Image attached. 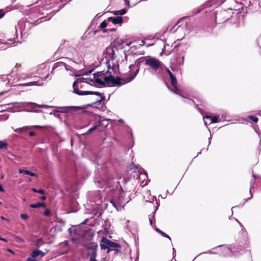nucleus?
<instances>
[{
  "label": "nucleus",
  "instance_id": "nucleus-8",
  "mask_svg": "<svg viewBox=\"0 0 261 261\" xmlns=\"http://www.w3.org/2000/svg\"><path fill=\"white\" fill-rule=\"evenodd\" d=\"M139 70V67H138L135 72L130 73L127 77H123L122 79L124 83H127L133 81L138 73Z\"/></svg>",
  "mask_w": 261,
  "mask_h": 261
},
{
  "label": "nucleus",
  "instance_id": "nucleus-49",
  "mask_svg": "<svg viewBox=\"0 0 261 261\" xmlns=\"http://www.w3.org/2000/svg\"><path fill=\"white\" fill-rule=\"evenodd\" d=\"M178 23H176L175 25H174V27H175L176 25H177Z\"/></svg>",
  "mask_w": 261,
  "mask_h": 261
},
{
  "label": "nucleus",
  "instance_id": "nucleus-36",
  "mask_svg": "<svg viewBox=\"0 0 261 261\" xmlns=\"http://www.w3.org/2000/svg\"><path fill=\"white\" fill-rule=\"evenodd\" d=\"M27 261H37L34 258L29 257L27 258Z\"/></svg>",
  "mask_w": 261,
  "mask_h": 261
},
{
  "label": "nucleus",
  "instance_id": "nucleus-5",
  "mask_svg": "<svg viewBox=\"0 0 261 261\" xmlns=\"http://www.w3.org/2000/svg\"><path fill=\"white\" fill-rule=\"evenodd\" d=\"M95 77V75H93L92 77H80L78 78L72 84V86L73 88H76L75 87L76 83H86L89 84L91 85H92L94 83V79Z\"/></svg>",
  "mask_w": 261,
  "mask_h": 261
},
{
  "label": "nucleus",
  "instance_id": "nucleus-47",
  "mask_svg": "<svg viewBox=\"0 0 261 261\" xmlns=\"http://www.w3.org/2000/svg\"><path fill=\"white\" fill-rule=\"evenodd\" d=\"M38 107H39V108H44V107L42 106H38Z\"/></svg>",
  "mask_w": 261,
  "mask_h": 261
},
{
  "label": "nucleus",
  "instance_id": "nucleus-21",
  "mask_svg": "<svg viewBox=\"0 0 261 261\" xmlns=\"http://www.w3.org/2000/svg\"><path fill=\"white\" fill-rule=\"evenodd\" d=\"M126 13V10L125 9H123L120 11H115L114 14L115 15L120 14L121 15H124Z\"/></svg>",
  "mask_w": 261,
  "mask_h": 261
},
{
  "label": "nucleus",
  "instance_id": "nucleus-43",
  "mask_svg": "<svg viewBox=\"0 0 261 261\" xmlns=\"http://www.w3.org/2000/svg\"><path fill=\"white\" fill-rule=\"evenodd\" d=\"M1 240L3 241H4L5 242H7V240L5 239V238H2V239H1Z\"/></svg>",
  "mask_w": 261,
  "mask_h": 261
},
{
  "label": "nucleus",
  "instance_id": "nucleus-7",
  "mask_svg": "<svg viewBox=\"0 0 261 261\" xmlns=\"http://www.w3.org/2000/svg\"><path fill=\"white\" fill-rule=\"evenodd\" d=\"M46 128L47 127L46 126H41V125H34L32 126H25L20 128H17L16 129H14L15 132L18 134H22L24 132H27L28 130L31 129L32 128Z\"/></svg>",
  "mask_w": 261,
  "mask_h": 261
},
{
  "label": "nucleus",
  "instance_id": "nucleus-26",
  "mask_svg": "<svg viewBox=\"0 0 261 261\" xmlns=\"http://www.w3.org/2000/svg\"><path fill=\"white\" fill-rule=\"evenodd\" d=\"M98 125H100V124L96 125L95 126L92 127V128H90L85 134V135H88L90 134L91 133H92L93 131L96 129L97 126Z\"/></svg>",
  "mask_w": 261,
  "mask_h": 261
},
{
  "label": "nucleus",
  "instance_id": "nucleus-29",
  "mask_svg": "<svg viewBox=\"0 0 261 261\" xmlns=\"http://www.w3.org/2000/svg\"><path fill=\"white\" fill-rule=\"evenodd\" d=\"M162 70H164L165 71H166L168 74L169 75V77L171 76L173 74V73L171 72V71L164 65V67L162 68Z\"/></svg>",
  "mask_w": 261,
  "mask_h": 261
},
{
  "label": "nucleus",
  "instance_id": "nucleus-48",
  "mask_svg": "<svg viewBox=\"0 0 261 261\" xmlns=\"http://www.w3.org/2000/svg\"><path fill=\"white\" fill-rule=\"evenodd\" d=\"M150 224H152V220H150Z\"/></svg>",
  "mask_w": 261,
  "mask_h": 261
},
{
  "label": "nucleus",
  "instance_id": "nucleus-28",
  "mask_svg": "<svg viewBox=\"0 0 261 261\" xmlns=\"http://www.w3.org/2000/svg\"><path fill=\"white\" fill-rule=\"evenodd\" d=\"M248 118L253 121L254 123H257L258 121V118L254 116H249Z\"/></svg>",
  "mask_w": 261,
  "mask_h": 261
},
{
  "label": "nucleus",
  "instance_id": "nucleus-18",
  "mask_svg": "<svg viewBox=\"0 0 261 261\" xmlns=\"http://www.w3.org/2000/svg\"><path fill=\"white\" fill-rule=\"evenodd\" d=\"M155 231L160 233L163 237L169 239L170 241L171 240V238L166 233L160 230L159 228H155Z\"/></svg>",
  "mask_w": 261,
  "mask_h": 261
},
{
  "label": "nucleus",
  "instance_id": "nucleus-10",
  "mask_svg": "<svg viewBox=\"0 0 261 261\" xmlns=\"http://www.w3.org/2000/svg\"><path fill=\"white\" fill-rule=\"evenodd\" d=\"M105 53L112 60L114 58L115 53L114 51V48H111L110 46L106 48Z\"/></svg>",
  "mask_w": 261,
  "mask_h": 261
},
{
  "label": "nucleus",
  "instance_id": "nucleus-4",
  "mask_svg": "<svg viewBox=\"0 0 261 261\" xmlns=\"http://www.w3.org/2000/svg\"><path fill=\"white\" fill-rule=\"evenodd\" d=\"M229 19L228 12L226 10H221L216 13V20L219 23L225 22Z\"/></svg>",
  "mask_w": 261,
  "mask_h": 261
},
{
  "label": "nucleus",
  "instance_id": "nucleus-15",
  "mask_svg": "<svg viewBox=\"0 0 261 261\" xmlns=\"http://www.w3.org/2000/svg\"><path fill=\"white\" fill-rule=\"evenodd\" d=\"M111 203L114 206L117 210H118L121 206V204L118 201H116L114 199L110 200Z\"/></svg>",
  "mask_w": 261,
  "mask_h": 261
},
{
  "label": "nucleus",
  "instance_id": "nucleus-11",
  "mask_svg": "<svg viewBox=\"0 0 261 261\" xmlns=\"http://www.w3.org/2000/svg\"><path fill=\"white\" fill-rule=\"evenodd\" d=\"M171 79V84L172 86L173 87V88L175 89V91H174V93H177V91H178L177 89V81L176 80V78L175 76L173 74L170 77Z\"/></svg>",
  "mask_w": 261,
  "mask_h": 261
},
{
  "label": "nucleus",
  "instance_id": "nucleus-37",
  "mask_svg": "<svg viewBox=\"0 0 261 261\" xmlns=\"http://www.w3.org/2000/svg\"><path fill=\"white\" fill-rule=\"evenodd\" d=\"M1 219L2 220H5V221H7L8 222H9V220L7 218H6L5 217H4V216H1Z\"/></svg>",
  "mask_w": 261,
  "mask_h": 261
},
{
  "label": "nucleus",
  "instance_id": "nucleus-45",
  "mask_svg": "<svg viewBox=\"0 0 261 261\" xmlns=\"http://www.w3.org/2000/svg\"><path fill=\"white\" fill-rule=\"evenodd\" d=\"M34 85V84L33 83H28L26 84V85H27V86H30V85Z\"/></svg>",
  "mask_w": 261,
  "mask_h": 261
},
{
  "label": "nucleus",
  "instance_id": "nucleus-32",
  "mask_svg": "<svg viewBox=\"0 0 261 261\" xmlns=\"http://www.w3.org/2000/svg\"><path fill=\"white\" fill-rule=\"evenodd\" d=\"M42 242V239H37V240L36 241V243H35V245L37 246H40L41 244V243Z\"/></svg>",
  "mask_w": 261,
  "mask_h": 261
},
{
  "label": "nucleus",
  "instance_id": "nucleus-13",
  "mask_svg": "<svg viewBox=\"0 0 261 261\" xmlns=\"http://www.w3.org/2000/svg\"><path fill=\"white\" fill-rule=\"evenodd\" d=\"M31 255L32 258H35L40 255L41 256H43L45 255V254L42 251L38 250L32 251Z\"/></svg>",
  "mask_w": 261,
  "mask_h": 261
},
{
  "label": "nucleus",
  "instance_id": "nucleus-27",
  "mask_svg": "<svg viewBox=\"0 0 261 261\" xmlns=\"http://www.w3.org/2000/svg\"><path fill=\"white\" fill-rule=\"evenodd\" d=\"M32 190L33 192H36V193H40V194H44V191L42 189H38V190H37V189H36L35 188H32Z\"/></svg>",
  "mask_w": 261,
  "mask_h": 261
},
{
  "label": "nucleus",
  "instance_id": "nucleus-42",
  "mask_svg": "<svg viewBox=\"0 0 261 261\" xmlns=\"http://www.w3.org/2000/svg\"><path fill=\"white\" fill-rule=\"evenodd\" d=\"M7 251L8 252H11L12 254H14V252L12 250H11V249H8Z\"/></svg>",
  "mask_w": 261,
  "mask_h": 261
},
{
  "label": "nucleus",
  "instance_id": "nucleus-6",
  "mask_svg": "<svg viewBox=\"0 0 261 261\" xmlns=\"http://www.w3.org/2000/svg\"><path fill=\"white\" fill-rule=\"evenodd\" d=\"M101 242L102 243H105V244H106L108 246V247H110L111 248H116L115 249H114V250L116 251V252L120 251V250L117 249L121 248V245L119 244L112 242V241L106 238H103L102 239Z\"/></svg>",
  "mask_w": 261,
  "mask_h": 261
},
{
  "label": "nucleus",
  "instance_id": "nucleus-33",
  "mask_svg": "<svg viewBox=\"0 0 261 261\" xmlns=\"http://www.w3.org/2000/svg\"><path fill=\"white\" fill-rule=\"evenodd\" d=\"M43 214L44 215L46 216H49L50 214V211L48 209H47L46 210L44 213H43Z\"/></svg>",
  "mask_w": 261,
  "mask_h": 261
},
{
  "label": "nucleus",
  "instance_id": "nucleus-30",
  "mask_svg": "<svg viewBox=\"0 0 261 261\" xmlns=\"http://www.w3.org/2000/svg\"><path fill=\"white\" fill-rule=\"evenodd\" d=\"M20 217L23 220H28L29 219V216L26 214H21Z\"/></svg>",
  "mask_w": 261,
  "mask_h": 261
},
{
  "label": "nucleus",
  "instance_id": "nucleus-34",
  "mask_svg": "<svg viewBox=\"0 0 261 261\" xmlns=\"http://www.w3.org/2000/svg\"><path fill=\"white\" fill-rule=\"evenodd\" d=\"M5 12L3 9H0V19L5 16Z\"/></svg>",
  "mask_w": 261,
  "mask_h": 261
},
{
  "label": "nucleus",
  "instance_id": "nucleus-19",
  "mask_svg": "<svg viewBox=\"0 0 261 261\" xmlns=\"http://www.w3.org/2000/svg\"><path fill=\"white\" fill-rule=\"evenodd\" d=\"M94 82L102 86H105L106 85L105 83L103 81H101L100 79L98 78V77L97 76L95 77Z\"/></svg>",
  "mask_w": 261,
  "mask_h": 261
},
{
  "label": "nucleus",
  "instance_id": "nucleus-38",
  "mask_svg": "<svg viewBox=\"0 0 261 261\" xmlns=\"http://www.w3.org/2000/svg\"><path fill=\"white\" fill-rule=\"evenodd\" d=\"M29 135L30 136H34L35 135V133L34 132H31L29 133Z\"/></svg>",
  "mask_w": 261,
  "mask_h": 261
},
{
  "label": "nucleus",
  "instance_id": "nucleus-41",
  "mask_svg": "<svg viewBox=\"0 0 261 261\" xmlns=\"http://www.w3.org/2000/svg\"><path fill=\"white\" fill-rule=\"evenodd\" d=\"M40 199L42 200H44L46 199V197L44 196H41L40 197Z\"/></svg>",
  "mask_w": 261,
  "mask_h": 261
},
{
  "label": "nucleus",
  "instance_id": "nucleus-9",
  "mask_svg": "<svg viewBox=\"0 0 261 261\" xmlns=\"http://www.w3.org/2000/svg\"><path fill=\"white\" fill-rule=\"evenodd\" d=\"M108 20L114 24H120L123 22V19L121 16H117L116 17H110L108 18Z\"/></svg>",
  "mask_w": 261,
  "mask_h": 261
},
{
  "label": "nucleus",
  "instance_id": "nucleus-25",
  "mask_svg": "<svg viewBox=\"0 0 261 261\" xmlns=\"http://www.w3.org/2000/svg\"><path fill=\"white\" fill-rule=\"evenodd\" d=\"M206 118H210L211 119V121H212V123H217L218 122V117L216 116H207L206 117Z\"/></svg>",
  "mask_w": 261,
  "mask_h": 261
},
{
  "label": "nucleus",
  "instance_id": "nucleus-14",
  "mask_svg": "<svg viewBox=\"0 0 261 261\" xmlns=\"http://www.w3.org/2000/svg\"><path fill=\"white\" fill-rule=\"evenodd\" d=\"M18 171H19V173H24L26 175H29L33 177H37V176L36 174L33 173L29 170H24V169H19Z\"/></svg>",
  "mask_w": 261,
  "mask_h": 261
},
{
  "label": "nucleus",
  "instance_id": "nucleus-20",
  "mask_svg": "<svg viewBox=\"0 0 261 261\" xmlns=\"http://www.w3.org/2000/svg\"><path fill=\"white\" fill-rule=\"evenodd\" d=\"M138 166L135 165L134 164H132L131 165H130L129 166V167H128L127 168V170L128 171H130V170H138Z\"/></svg>",
  "mask_w": 261,
  "mask_h": 261
},
{
  "label": "nucleus",
  "instance_id": "nucleus-22",
  "mask_svg": "<svg viewBox=\"0 0 261 261\" xmlns=\"http://www.w3.org/2000/svg\"><path fill=\"white\" fill-rule=\"evenodd\" d=\"M8 144L5 142L0 141V149H7Z\"/></svg>",
  "mask_w": 261,
  "mask_h": 261
},
{
  "label": "nucleus",
  "instance_id": "nucleus-17",
  "mask_svg": "<svg viewBox=\"0 0 261 261\" xmlns=\"http://www.w3.org/2000/svg\"><path fill=\"white\" fill-rule=\"evenodd\" d=\"M119 45H120L119 43L115 40L112 43H111L110 46L111 47V48H114V51L115 53L116 51L118 50V46Z\"/></svg>",
  "mask_w": 261,
  "mask_h": 261
},
{
  "label": "nucleus",
  "instance_id": "nucleus-16",
  "mask_svg": "<svg viewBox=\"0 0 261 261\" xmlns=\"http://www.w3.org/2000/svg\"><path fill=\"white\" fill-rule=\"evenodd\" d=\"M46 204L44 202H37V203L31 204L30 207L32 208H38L40 207H45Z\"/></svg>",
  "mask_w": 261,
  "mask_h": 261
},
{
  "label": "nucleus",
  "instance_id": "nucleus-46",
  "mask_svg": "<svg viewBox=\"0 0 261 261\" xmlns=\"http://www.w3.org/2000/svg\"><path fill=\"white\" fill-rule=\"evenodd\" d=\"M74 108L76 109H81V107H74Z\"/></svg>",
  "mask_w": 261,
  "mask_h": 261
},
{
  "label": "nucleus",
  "instance_id": "nucleus-23",
  "mask_svg": "<svg viewBox=\"0 0 261 261\" xmlns=\"http://www.w3.org/2000/svg\"><path fill=\"white\" fill-rule=\"evenodd\" d=\"M112 75H110V76H105L104 77V82L105 83H107L108 84H109V83H111L112 82Z\"/></svg>",
  "mask_w": 261,
  "mask_h": 261
},
{
  "label": "nucleus",
  "instance_id": "nucleus-40",
  "mask_svg": "<svg viewBox=\"0 0 261 261\" xmlns=\"http://www.w3.org/2000/svg\"><path fill=\"white\" fill-rule=\"evenodd\" d=\"M4 189L3 187V186H2V185L0 184V192H4Z\"/></svg>",
  "mask_w": 261,
  "mask_h": 261
},
{
  "label": "nucleus",
  "instance_id": "nucleus-24",
  "mask_svg": "<svg viewBox=\"0 0 261 261\" xmlns=\"http://www.w3.org/2000/svg\"><path fill=\"white\" fill-rule=\"evenodd\" d=\"M100 248L101 249H103V250L107 249L108 252H109L110 251L113 250V249H110V248L108 247V246L105 243L100 244Z\"/></svg>",
  "mask_w": 261,
  "mask_h": 261
},
{
  "label": "nucleus",
  "instance_id": "nucleus-35",
  "mask_svg": "<svg viewBox=\"0 0 261 261\" xmlns=\"http://www.w3.org/2000/svg\"><path fill=\"white\" fill-rule=\"evenodd\" d=\"M103 74H104V73L103 72V71H100V72H97L96 74H94V75H95V77L96 76L98 77Z\"/></svg>",
  "mask_w": 261,
  "mask_h": 261
},
{
  "label": "nucleus",
  "instance_id": "nucleus-50",
  "mask_svg": "<svg viewBox=\"0 0 261 261\" xmlns=\"http://www.w3.org/2000/svg\"><path fill=\"white\" fill-rule=\"evenodd\" d=\"M1 203H1V202L0 201V204H1Z\"/></svg>",
  "mask_w": 261,
  "mask_h": 261
},
{
  "label": "nucleus",
  "instance_id": "nucleus-31",
  "mask_svg": "<svg viewBox=\"0 0 261 261\" xmlns=\"http://www.w3.org/2000/svg\"><path fill=\"white\" fill-rule=\"evenodd\" d=\"M107 26V22L106 21H102L100 24V27L101 28V29H104Z\"/></svg>",
  "mask_w": 261,
  "mask_h": 261
},
{
  "label": "nucleus",
  "instance_id": "nucleus-3",
  "mask_svg": "<svg viewBox=\"0 0 261 261\" xmlns=\"http://www.w3.org/2000/svg\"><path fill=\"white\" fill-rule=\"evenodd\" d=\"M87 249V255L89 258H96L98 245L96 243L91 242L86 245Z\"/></svg>",
  "mask_w": 261,
  "mask_h": 261
},
{
  "label": "nucleus",
  "instance_id": "nucleus-1",
  "mask_svg": "<svg viewBox=\"0 0 261 261\" xmlns=\"http://www.w3.org/2000/svg\"><path fill=\"white\" fill-rule=\"evenodd\" d=\"M74 92L79 95H94L97 96V97H92L90 98V103L86 105L87 107H92L93 105L97 103H100L105 99V96L98 92H93L89 91H82L77 88H74Z\"/></svg>",
  "mask_w": 261,
  "mask_h": 261
},
{
  "label": "nucleus",
  "instance_id": "nucleus-39",
  "mask_svg": "<svg viewBox=\"0 0 261 261\" xmlns=\"http://www.w3.org/2000/svg\"><path fill=\"white\" fill-rule=\"evenodd\" d=\"M89 261H97L96 258H89Z\"/></svg>",
  "mask_w": 261,
  "mask_h": 261
},
{
  "label": "nucleus",
  "instance_id": "nucleus-12",
  "mask_svg": "<svg viewBox=\"0 0 261 261\" xmlns=\"http://www.w3.org/2000/svg\"><path fill=\"white\" fill-rule=\"evenodd\" d=\"M122 79H123V77H116V78H115L112 76L111 84L113 86L121 85L122 84L121 83V81H123Z\"/></svg>",
  "mask_w": 261,
  "mask_h": 261
},
{
  "label": "nucleus",
  "instance_id": "nucleus-44",
  "mask_svg": "<svg viewBox=\"0 0 261 261\" xmlns=\"http://www.w3.org/2000/svg\"><path fill=\"white\" fill-rule=\"evenodd\" d=\"M249 192H250V197H248V199L251 198L252 197V194L251 193V189H250Z\"/></svg>",
  "mask_w": 261,
  "mask_h": 261
},
{
  "label": "nucleus",
  "instance_id": "nucleus-2",
  "mask_svg": "<svg viewBox=\"0 0 261 261\" xmlns=\"http://www.w3.org/2000/svg\"><path fill=\"white\" fill-rule=\"evenodd\" d=\"M145 64L146 66H149L155 71H156L159 68L162 69L164 67V64L161 61L155 58L151 57H148L145 60Z\"/></svg>",
  "mask_w": 261,
  "mask_h": 261
}]
</instances>
